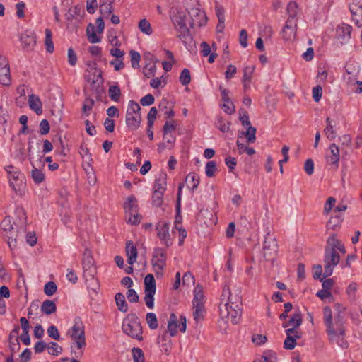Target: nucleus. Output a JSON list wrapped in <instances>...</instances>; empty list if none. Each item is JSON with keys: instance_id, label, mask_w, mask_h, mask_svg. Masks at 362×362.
<instances>
[{"instance_id": "nucleus-1", "label": "nucleus", "mask_w": 362, "mask_h": 362, "mask_svg": "<svg viewBox=\"0 0 362 362\" xmlns=\"http://www.w3.org/2000/svg\"><path fill=\"white\" fill-rule=\"evenodd\" d=\"M220 316L222 320L228 322L229 320L233 325L239 322L242 309L241 298L238 295L235 296V300L230 298V303H221L219 305Z\"/></svg>"}, {"instance_id": "nucleus-2", "label": "nucleus", "mask_w": 362, "mask_h": 362, "mask_svg": "<svg viewBox=\"0 0 362 362\" xmlns=\"http://www.w3.org/2000/svg\"><path fill=\"white\" fill-rule=\"evenodd\" d=\"M122 330L128 336L139 341L143 339L142 327L139 317L135 314H129L122 323Z\"/></svg>"}, {"instance_id": "nucleus-3", "label": "nucleus", "mask_w": 362, "mask_h": 362, "mask_svg": "<svg viewBox=\"0 0 362 362\" xmlns=\"http://www.w3.org/2000/svg\"><path fill=\"white\" fill-rule=\"evenodd\" d=\"M67 334L74 341V344L78 349L86 346L84 325L80 318H75L74 325Z\"/></svg>"}, {"instance_id": "nucleus-4", "label": "nucleus", "mask_w": 362, "mask_h": 362, "mask_svg": "<svg viewBox=\"0 0 362 362\" xmlns=\"http://www.w3.org/2000/svg\"><path fill=\"white\" fill-rule=\"evenodd\" d=\"M331 329L326 328V332L330 340L334 341L337 337L339 338L341 337L343 338L345 334L344 317L340 311L334 317V322L331 324Z\"/></svg>"}, {"instance_id": "nucleus-5", "label": "nucleus", "mask_w": 362, "mask_h": 362, "mask_svg": "<svg viewBox=\"0 0 362 362\" xmlns=\"http://www.w3.org/2000/svg\"><path fill=\"white\" fill-rule=\"evenodd\" d=\"M340 260V257L336 250L332 249H325V272L324 277H328L332 274L333 269Z\"/></svg>"}, {"instance_id": "nucleus-6", "label": "nucleus", "mask_w": 362, "mask_h": 362, "mask_svg": "<svg viewBox=\"0 0 362 362\" xmlns=\"http://www.w3.org/2000/svg\"><path fill=\"white\" fill-rule=\"evenodd\" d=\"M20 327L19 326L15 327V328L11 332L8 338L9 348L11 352L10 356H8L6 359V362H14L13 361V354L18 351L21 349L19 341H23V334H19Z\"/></svg>"}, {"instance_id": "nucleus-7", "label": "nucleus", "mask_w": 362, "mask_h": 362, "mask_svg": "<svg viewBox=\"0 0 362 362\" xmlns=\"http://www.w3.org/2000/svg\"><path fill=\"white\" fill-rule=\"evenodd\" d=\"M86 81L90 83L92 88L95 90L96 93L99 94L103 91V78L100 70L94 69L91 72L85 76Z\"/></svg>"}, {"instance_id": "nucleus-8", "label": "nucleus", "mask_w": 362, "mask_h": 362, "mask_svg": "<svg viewBox=\"0 0 362 362\" xmlns=\"http://www.w3.org/2000/svg\"><path fill=\"white\" fill-rule=\"evenodd\" d=\"M278 244L274 237L269 233L265 236L263 245L264 256L267 259L272 258L277 252Z\"/></svg>"}, {"instance_id": "nucleus-9", "label": "nucleus", "mask_w": 362, "mask_h": 362, "mask_svg": "<svg viewBox=\"0 0 362 362\" xmlns=\"http://www.w3.org/2000/svg\"><path fill=\"white\" fill-rule=\"evenodd\" d=\"M4 168L8 174L10 187L12 188L16 194L21 195L20 185L16 183L19 180L21 171L17 170V168L13 165H8Z\"/></svg>"}, {"instance_id": "nucleus-10", "label": "nucleus", "mask_w": 362, "mask_h": 362, "mask_svg": "<svg viewBox=\"0 0 362 362\" xmlns=\"http://www.w3.org/2000/svg\"><path fill=\"white\" fill-rule=\"evenodd\" d=\"M19 123L22 125L18 131L17 136H13L11 138V151L15 157L20 158L23 155V147L20 139V135L23 134V115L18 118Z\"/></svg>"}, {"instance_id": "nucleus-11", "label": "nucleus", "mask_w": 362, "mask_h": 362, "mask_svg": "<svg viewBox=\"0 0 362 362\" xmlns=\"http://www.w3.org/2000/svg\"><path fill=\"white\" fill-rule=\"evenodd\" d=\"M11 82V72L8 60L6 57L0 56V84L8 86Z\"/></svg>"}, {"instance_id": "nucleus-12", "label": "nucleus", "mask_w": 362, "mask_h": 362, "mask_svg": "<svg viewBox=\"0 0 362 362\" xmlns=\"http://www.w3.org/2000/svg\"><path fill=\"white\" fill-rule=\"evenodd\" d=\"M286 338L284 342V348L287 350H293L296 345V339L300 338V334L298 329L288 328L286 330Z\"/></svg>"}, {"instance_id": "nucleus-13", "label": "nucleus", "mask_w": 362, "mask_h": 362, "mask_svg": "<svg viewBox=\"0 0 362 362\" xmlns=\"http://www.w3.org/2000/svg\"><path fill=\"white\" fill-rule=\"evenodd\" d=\"M165 252L161 248H156L152 258V265L155 272L163 271L165 266Z\"/></svg>"}, {"instance_id": "nucleus-14", "label": "nucleus", "mask_w": 362, "mask_h": 362, "mask_svg": "<svg viewBox=\"0 0 362 362\" xmlns=\"http://www.w3.org/2000/svg\"><path fill=\"white\" fill-rule=\"evenodd\" d=\"M170 223L166 222H159L156 225L157 235L160 240L163 241L166 247L172 245V241L170 238Z\"/></svg>"}, {"instance_id": "nucleus-15", "label": "nucleus", "mask_w": 362, "mask_h": 362, "mask_svg": "<svg viewBox=\"0 0 362 362\" xmlns=\"http://www.w3.org/2000/svg\"><path fill=\"white\" fill-rule=\"evenodd\" d=\"M297 28V21L287 19L282 30L284 39L285 40H293L295 39Z\"/></svg>"}, {"instance_id": "nucleus-16", "label": "nucleus", "mask_w": 362, "mask_h": 362, "mask_svg": "<svg viewBox=\"0 0 362 362\" xmlns=\"http://www.w3.org/2000/svg\"><path fill=\"white\" fill-rule=\"evenodd\" d=\"M221 90L222 100L223 104L222 105L223 110L228 115H231L235 112V105L228 97L229 90L223 88L222 86L219 87Z\"/></svg>"}, {"instance_id": "nucleus-17", "label": "nucleus", "mask_w": 362, "mask_h": 362, "mask_svg": "<svg viewBox=\"0 0 362 362\" xmlns=\"http://www.w3.org/2000/svg\"><path fill=\"white\" fill-rule=\"evenodd\" d=\"M329 150V153L326 156V160L329 165H332L337 168L340 158L339 148L334 143H333L330 144Z\"/></svg>"}, {"instance_id": "nucleus-18", "label": "nucleus", "mask_w": 362, "mask_h": 362, "mask_svg": "<svg viewBox=\"0 0 362 362\" xmlns=\"http://www.w3.org/2000/svg\"><path fill=\"white\" fill-rule=\"evenodd\" d=\"M28 105L30 108L37 115H42L43 112L42 103L38 95L30 94L28 95Z\"/></svg>"}, {"instance_id": "nucleus-19", "label": "nucleus", "mask_w": 362, "mask_h": 362, "mask_svg": "<svg viewBox=\"0 0 362 362\" xmlns=\"http://www.w3.org/2000/svg\"><path fill=\"white\" fill-rule=\"evenodd\" d=\"M126 254L129 264L132 265L136 262L137 249L132 240H128L126 243Z\"/></svg>"}, {"instance_id": "nucleus-20", "label": "nucleus", "mask_w": 362, "mask_h": 362, "mask_svg": "<svg viewBox=\"0 0 362 362\" xmlns=\"http://www.w3.org/2000/svg\"><path fill=\"white\" fill-rule=\"evenodd\" d=\"M83 269L86 276H88L92 280H94L95 268L94 267V260L93 257L83 258Z\"/></svg>"}, {"instance_id": "nucleus-21", "label": "nucleus", "mask_w": 362, "mask_h": 362, "mask_svg": "<svg viewBox=\"0 0 362 362\" xmlns=\"http://www.w3.org/2000/svg\"><path fill=\"white\" fill-rule=\"evenodd\" d=\"M141 121V115L138 114H126V124L127 127L131 130L137 129Z\"/></svg>"}, {"instance_id": "nucleus-22", "label": "nucleus", "mask_w": 362, "mask_h": 362, "mask_svg": "<svg viewBox=\"0 0 362 362\" xmlns=\"http://www.w3.org/2000/svg\"><path fill=\"white\" fill-rule=\"evenodd\" d=\"M166 185L167 175L164 173H160L156 177L153 189L165 192L166 190Z\"/></svg>"}, {"instance_id": "nucleus-23", "label": "nucleus", "mask_w": 362, "mask_h": 362, "mask_svg": "<svg viewBox=\"0 0 362 362\" xmlns=\"http://www.w3.org/2000/svg\"><path fill=\"white\" fill-rule=\"evenodd\" d=\"M205 297L203 292V287L201 284H197L194 289V298L192 305H205Z\"/></svg>"}, {"instance_id": "nucleus-24", "label": "nucleus", "mask_w": 362, "mask_h": 362, "mask_svg": "<svg viewBox=\"0 0 362 362\" xmlns=\"http://www.w3.org/2000/svg\"><path fill=\"white\" fill-rule=\"evenodd\" d=\"M351 26L348 24L343 23L337 27V35L339 38L346 41L351 37Z\"/></svg>"}, {"instance_id": "nucleus-25", "label": "nucleus", "mask_w": 362, "mask_h": 362, "mask_svg": "<svg viewBox=\"0 0 362 362\" xmlns=\"http://www.w3.org/2000/svg\"><path fill=\"white\" fill-rule=\"evenodd\" d=\"M185 182L187 187L194 192L199 184V176L194 172L190 173L187 175Z\"/></svg>"}, {"instance_id": "nucleus-26", "label": "nucleus", "mask_w": 362, "mask_h": 362, "mask_svg": "<svg viewBox=\"0 0 362 362\" xmlns=\"http://www.w3.org/2000/svg\"><path fill=\"white\" fill-rule=\"evenodd\" d=\"M327 126L324 129V132L329 140H333L337 137V132L335 130V122L329 117L326 119Z\"/></svg>"}, {"instance_id": "nucleus-27", "label": "nucleus", "mask_w": 362, "mask_h": 362, "mask_svg": "<svg viewBox=\"0 0 362 362\" xmlns=\"http://www.w3.org/2000/svg\"><path fill=\"white\" fill-rule=\"evenodd\" d=\"M193 318L197 323L200 322L204 318L206 315L205 305H192Z\"/></svg>"}, {"instance_id": "nucleus-28", "label": "nucleus", "mask_w": 362, "mask_h": 362, "mask_svg": "<svg viewBox=\"0 0 362 362\" xmlns=\"http://www.w3.org/2000/svg\"><path fill=\"white\" fill-rule=\"evenodd\" d=\"M302 324V317L301 313L298 311L293 313L291 317V319L283 324L284 327H287L288 326H292L291 328L297 329Z\"/></svg>"}, {"instance_id": "nucleus-29", "label": "nucleus", "mask_w": 362, "mask_h": 362, "mask_svg": "<svg viewBox=\"0 0 362 362\" xmlns=\"http://www.w3.org/2000/svg\"><path fill=\"white\" fill-rule=\"evenodd\" d=\"M57 306L53 300H46L41 305V311L45 315H51L55 313Z\"/></svg>"}, {"instance_id": "nucleus-30", "label": "nucleus", "mask_w": 362, "mask_h": 362, "mask_svg": "<svg viewBox=\"0 0 362 362\" xmlns=\"http://www.w3.org/2000/svg\"><path fill=\"white\" fill-rule=\"evenodd\" d=\"M177 316L175 313H172L170 315V319L168 324V331L170 333L171 337H174L176 335L177 332Z\"/></svg>"}, {"instance_id": "nucleus-31", "label": "nucleus", "mask_w": 362, "mask_h": 362, "mask_svg": "<svg viewBox=\"0 0 362 362\" xmlns=\"http://www.w3.org/2000/svg\"><path fill=\"white\" fill-rule=\"evenodd\" d=\"M115 299L118 310L122 313L127 312L128 305L126 302L124 296L121 293H117L115 296Z\"/></svg>"}, {"instance_id": "nucleus-32", "label": "nucleus", "mask_w": 362, "mask_h": 362, "mask_svg": "<svg viewBox=\"0 0 362 362\" xmlns=\"http://www.w3.org/2000/svg\"><path fill=\"white\" fill-rule=\"evenodd\" d=\"M36 43V37L32 30H26L24 33V48H32Z\"/></svg>"}, {"instance_id": "nucleus-33", "label": "nucleus", "mask_w": 362, "mask_h": 362, "mask_svg": "<svg viewBox=\"0 0 362 362\" xmlns=\"http://www.w3.org/2000/svg\"><path fill=\"white\" fill-rule=\"evenodd\" d=\"M136 202V199L134 196L128 197L127 201L124 204L125 212H136L138 209Z\"/></svg>"}, {"instance_id": "nucleus-34", "label": "nucleus", "mask_w": 362, "mask_h": 362, "mask_svg": "<svg viewBox=\"0 0 362 362\" xmlns=\"http://www.w3.org/2000/svg\"><path fill=\"white\" fill-rule=\"evenodd\" d=\"M287 13L288 15V19L297 21V16L298 13V6L296 1H290L287 5Z\"/></svg>"}, {"instance_id": "nucleus-35", "label": "nucleus", "mask_w": 362, "mask_h": 362, "mask_svg": "<svg viewBox=\"0 0 362 362\" xmlns=\"http://www.w3.org/2000/svg\"><path fill=\"white\" fill-rule=\"evenodd\" d=\"M177 31L179 33L177 35V37L185 45L192 42V37L190 35L189 30L187 28V27H185V28L178 29V30Z\"/></svg>"}, {"instance_id": "nucleus-36", "label": "nucleus", "mask_w": 362, "mask_h": 362, "mask_svg": "<svg viewBox=\"0 0 362 362\" xmlns=\"http://www.w3.org/2000/svg\"><path fill=\"white\" fill-rule=\"evenodd\" d=\"M144 291L156 292V281L153 274H147L144 279Z\"/></svg>"}, {"instance_id": "nucleus-37", "label": "nucleus", "mask_w": 362, "mask_h": 362, "mask_svg": "<svg viewBox=\"0 0 362 362\" xmlns=\"http://www.w3.org/2000/svg\"><path fill=\"white\" fill-rule=\"evenodd\" d=\"M86 34L88 40L90 43H97L100 41V38L96 35L95 26L92 23H89L86 28Z\"/></svg>"}, {"instance_id": "nucleus-38", "label": "nucleus", "mask_w": 362, "mask_h": 362, "mask_svg": "<svg viewBox=\"0 0 362 362\" xmlns=\"http://www.w3.org/2000/svg\"><path fill=\"white\" fill-rule=\"evenodd\" d=\"M256 132L257 129L255 127L249 126L247 127V130L245 132H241V136L244 135L246 137V140L248 144H253L256 141Z\"/></svg>"}, {"instance_id": "nucleus-39", "label": "nucleus", "mask_w": 362, "mask_h": 362, "mask_svg": "<svg viewBox=\"0 0 362 362\" xmlns=\"http://www.w3.org/2000/svg\"><path fill=\"white\" fill-rule=\"evenodd\" d=\"M45 45L46 47V50L49 53H52L54 52V43L52 41V31L47 28L45 29Z\"/></svg>"}, {"instance_id": "nucleus-40", "label": "nucleus", "mask_w": 362, "mask_h": 362, "mask_svg": "<svg viewBox=\"0 0 362 362\" xmlns=\"http://www.w3.org/2000/svg\"><path fill=\"white\" fill-rule=\"evenodd\" d=\"M172 21L177 30L178 29L185 28L187 27L185 20V16L181 13H177L172 16Z\"/></svg>"}, {"instance_id": "nucleus-41", "label": "nucleus", "mask_w": 362, "mask_h": 362, "mask_svg": "<svg viewBox=\"0 0 362 362\" xmlns=\"http://www.w3.org/2000/svg\"><path fill=\"white\" fill-rule=\"evenodd\" d=\"M84 170L87 175L88 182L90 185H94L96 183L97 179L91 163L87 162V168H85Z\"/></svg>"}, {"instance_id": "nucleus-42", "label": "nucleus", "mask_w": 362, "mask_h": 362, "mask_svg": "<svg viewBox=\"0 0 362 362\" xmlns=\"http://www.w3.org/2000/svg\"><path fill=\"white\" fill-rule=\"evenodd\" d=\"M184 185L183 183H180L178 187V192L177 194V200H176V218H175V223H180L181 217L180 216V209H181V192L182 189Z\"/></svg>"}, {"instance_id": "nucleus-43", "label": "nucleus", "mask_w": 362, "mask_h": 362, "mask_svg": "<svg viewBox=\"0 0 362 362\" xmlns=\"http://www.w3.org/2000/svg\"><path fill=\"white\" fill-rule=\"evenodd\" d=\"M110 98L115 102H118L121 95L120 88L117 85L110 86L108 90Z\"/></svg>"}, {"instance_id": "nucleus-44", "label": "nucleus", "mask_w": 362, "mask_h": 362, "mask_svg": "<svg viewBox=\"0 0 362 362\" xmlns=\"http://www.w3.org/2000/svg\"><path fill=\"white\" fill-rule=\"evenodd\" d=\"M341 217L339 215L332 216L327 223V230H337L341 223Z\"/></svg>"}, {"instance_id": "nucleus-45", "label": "nucleus", "mask_w": 362, "mask_h": 362, "mask_svg": "<svg viewBox=\"0 0 362 362\" xmlns=\"http://www.w3.org/2000/svg\"><path fill=\"white\" fill-rule=\"evenodd\" d=\"M323 315H324V322L325 324L326 328H331V324L333 322L332 319V311L330 307L325 306L323 309Z\"/></svg>"}, {"instance_id": "nucleus-46", "label": "nucleus", "mask_w": 362, "mask_h": 362, "mask_svg": "<svg viewBox=\"0 0 362 362\" xmlns=\"http://www.w3.org/2000/svg\"><path fill=\"white\" fill-rule=\"evenodd\" d=\"M31 177L35 184H40L45 180V176L42 170L34 168L31 171Z\"/></svg>"}, {"instance_id": "nucleus-47", "label": "nucleus", "mask_w": 362, "mask_h": 362, "mask_svg": "<svg viewBox=\"0 0 362 362\" xmlns=\"http://www.w3.org/2000/svg\"><path fill=\"white\" fill-rule=\"evenodd\" d=\"M146 322L151 329H156L158 327L157 317L153 313H148L146 315Z\"/></svg>"}, {"instance_id": "nucleus-48", "label": "nucleus", "mask_w": 362, "mask_h": 362, "mask_svg": "<svg viewBox=\"0 0 362 362\" xmlns=\"http://www.w3.org/2000/svg\"><path fill=\"white\" fill-rule=\"evenodd\" d=\"M47 349L48 353L53 356H58L63 351L62 347L54 341L47 344Z\"/></svg>"}, {"instance_id": "nucleus-49", "label": "nucleus", "mask_w": 362, "mask_h": 362, "mask_svg": "<svg viewBox=\"0 0 362 362\" xmlns=\"http://www.w3.org/2000/svg\"><path fill=\"white\" fill-rule=\"evenodd\" d=\"M15 223H12L11 218L10 216H6L1 223V228L4 231L11 232L15 230Z\"/></svg>"}, {"instance_id": "nucleus-50", "label": "nucleus", "mask_w": 362, "mask_h": 362, "mask_svg": "<svg viewBox=\"0 0 362 362\" xmlns=\"http://www.w3.org/2000/svg\"><path fill=\"white\" fill-rule=\"evenodd\" d=\"M341 243V241L338 240L336 238L335 235H332L330 236L327 240V245L325 247V249H332L333 250L337 251V248L339 247V245Z\"/></svg>"}, {"instance_id": "nucleus-51", "label": "nucleus", "mask_w": 362, "mask_h": 362, "mask_svg": "<svg viewBox=\"0 0 362 362\" xmlns=\"http://www.w3.org/2000/svg\"><path fill=\"white\" fill-rule=\"evenodd\" d=\"M139 28L142 33L148 35H150L152 33L151 25L146 19H142L139 21Z\"/></svg>"}, {"instance_id": "nucleus-52", "label": "nucleus", "mask_w": 362, "mask_h": 362, "mask_svg": "<svg viewBox=\"0 0 362 362\" xmlns=\"http://www.w3.org/2000/svg\"><path fill=\"white\" fill-rule=\"evenodd\" d=\"M140 111H141V107L136 102H135L134 100H130L129 102L128 107H127V109L126 111L127 115H129V114L141 115Z\"/></svg>"}, {"instance_id": "nucleus-53", "label": "nucleus", "mask_w": 362, "mask_h": 362, "mask_svg": "<svg viewBox=\"0 0 362 362\" xmlns=\"http://www.w3.org/2000/svg\"><path fill=\"white\" fill-rule=\"evenodd\" d=\"M216 170L217 168L215 161L211 160L206 163L205 167V173L208 177H214Z\"/></svg>"}, {"instance_id": "nucleus-54", "label": "nucleus", "mask_w": 362, "mask_h": 362, "mask_svg": "<svg viewBox=\"0 0 362 362\" xmlns=\"http://www.w3.org/2000/svg\"><path fill=\"white\" fill-rule=\"evenodd\" d=\"M180 82L182 86H187L191 82L190 71L188 69H184L179 78Z\"/></svg>"}, {"instance_id": "nucleus-55", "label": "nucleus", "mask_w": 362, "mask_h": 362, "mask_svg": "<svg viewBox=\"0 0 362 362\" xmlns=\"http://www.w3.org/2000/svg\"><path fill=\"white\" fill-rule=\"evenodd\" d=\"M164 192L153 190L152 195V203L156 207L161 206Z\"/></svg>"}, {"instance_id": "nucleus-56", "label": "nucleus", "mask_w": 362, "mask_h": 362, "mask_svg": "<svg viewBox=\"0 0 362 362\" xmlns=\"http://www.w3.org/2000/svg\"><path fill=\"white\" fill-rule=\"evenodd\" d=\"M129 55L131 57V64L132 68L138 69L139 67V62L141 59L140 54L134 50H131L129 52Z\"/></svg>"}, {"instance_id": "nucleus-57", "label": "nucleus", "mask_w": 362, "mask_h": 362, "mask_svg": "<svg viewBox=\"0 0 362 362\" xmlns=\"http://www.w3.org/2000/svg\"><path fill=\"white\" fill-rule=\"evenodd\" d=\"M57 290V286L54 281H49L47 284H45L44 286V292L48 296H51L53 294H54Z\"/></svg>"}, {"instance_id": "nucleus-58", "label": "nucleus", "mask_w": 362, "mask_h": 362, "mask_svg": "<svg viewBox=\"0 0 362 362\" xmlns=\"http://www.w3.org/2000/svg\"><path fill=\"white\" fill-rule=\"evenodd\" d=\"M167 105L168 101L166 100H163L159 105L160 110L163 112L164 115L168 117H174L175 112L171 108H168Z\"/></svg>"}, {"instance_id": "nucleus-59", "label": "nucleus", "mask_w": 362, "mask_h": 362, "mask_svg": "<svg viewBox=\"0 0 362 362\" xmlns=\"http://www.w3.org/2000/svg\"><path fill=\"white\" fill-rule=\"evenodd\" d=\"M132 354L134 362H144V356L142 350L139 348H133Z\"/></svg>"}, {"instance_id": "nucleus-60", "label": "nucleus", "mask_w": 362, "mask_h": 362, "mask_svg": "<svg viewBox=\"0 0 362 362\" xmlns=\"http://www.w3.org/2000/svg\"><path fill=\"white\" fill-rule=\"evenodd\" d=\"M236 144L240 154L245 152L249 156H252L255 153V150L253 148L246 146L244 144L240 143L238 140L237 141Z\"/></svg>"}, {"instance_id": "nucleus-61", "label": "nucleus", "mask_w": 362, "mask_h": 362, "mask_svg": "<svg viewBox=\"0 0 362 362\" xmlns=\"http://www.w3.org/2000/svg\"><path fill=\"white\" fill-rule=\"evenodd\" d=\"M127 216H128L127 223L131 225H137L140 223L141 216L138 214V212H129L126 213Z\"/></svg>"}, {"instance_id": "nucleus-62", "label": "nucleus", "mask_w": 362, "mask_h": 362, "mask_svg": "<svg viewBox=\"0 0 362 362\" xmlns=\"http://www.w3.org/2000/svg\"><path fill=\"white\" fill-rule=\"evenodd\" d=\"M145 292V297H144V301L146 305V306L150 308L153 309L154 307V295L156 292H150V291H144Z\"/></svg>"}, {"instance_id": "nucleus-63", "label": "nucleus", "mask_w": 362, "mask_h": 362, "mask_svg": "<svg viewBox=\"0 0 362 362\" xmlns=\"http://www.w3.org/2000/svg\"><path fill=\"white\" fill-rule=\"evenodd\" d=\"M157 109L155 107H153L150 109L148 115H147V119H148V126L150 128L153 127V123L156 119V115H157Z\"/></svg>"}, {"instance_id": "nucleus-64", "label": "nucleus", "mask_w": 362, "mask_h": 362, "mask_svg": "<svg viewBox=\"0 0 362 362\" xmlns=\"http://www.w3.org/2000/svg\"><path fill=\"white\" fill-rule=\"evenodd\" d=\"M175 129V125L173 121L165 122L163 126V139H167L168 134Z\"/></svg>"}]
</instances>
